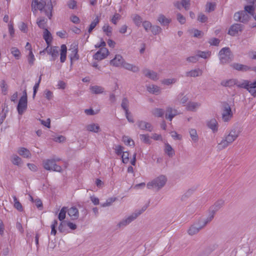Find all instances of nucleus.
<instances>
[{"mask_svg":"<svg viewBox=\"0 0 256 256\" xmlns=\"http://www.w3.org/2000/svg\"><path fill=\"white\" fill-rule=\"evenodd\" d=\"M53 7L51 0H32V10L34 14L37 10L44 12L50 18L52 16Z\"/></svg>","mask_w":256,"mask_h":256,"instance_id":"f257e3e1","label":"nucleus"},{"mask_svg":"<svg viewBox=\"0 0 256 256\" xmlns=\"http://www.w3.org/2000/svg\"><path fill=\"white\" fill-rule=\"evenodd\" d=\"M240 130L236 128L230 130L224 134L221 141L218 144V149L220 150L232 144L240 136Z\"/></svg>","mask_w":256,"mask_h":256,"instance_id":"f03ea898","label":"nucleus"},{"mask_svg":"<svg viewBox=\"0 0 256 256\" xmlns=\"http://www.w3.org/2000/svg\"><path fill=\"white\" fill-rule=\"evenodd\" d=\"M146 206H144L142 208L137 210L130 214L124 217L117 224V228L120 229L124 228L144 212L146 210Z\"/></svg>","mask_w":256,"mask_h":256,"instance_id":"7ed1b4c3","label":"nucleus"},{"mask_svg":"<svg viewBox=\"0 0 256 256\" xmlns=\"http://www.w3.org/2000/svg\"><path fill=\"white\" fill-rule=\"evenodd\" d=\"M211 217L200 219L190 226L188 230V233L190 236L198 234L200 230L203 228L208 222H210Z\"/></svg>","mask_w":256,"mask_h":256,"instance_id":"20e7f679","label":"nucleus"},{"mask_svg":"<svg viewBox=\"0 0 256 256\" xmlns=\"http://www.w3.org/2000/svg\"><path fill=\"white\" fill-rule=\"evenodd\" d=\"M167 182V178L164 175H160L148 182L146 186L148 189L160 190L163 188Z\"/></svg>","mask_w":256,"mask_h":256,"instance_id":"39448f33","label":"nucleus"},{"mask_svg":"<svg viewBox=\"0 0 256 256\" xmlns=\"http://www.w3.org/2000/svg\"><path fill=\"white\" fill-rule=\"evenodd\" d=\"M60 160V158L56 159H47L42 162L44 168L48 170H52L57 172H61L62 168L60 166L56 164V162Z\"/></svg>","mask_w":256,"mask_h":256,"instance_id":"423d86ee","label":"nucleus"},{"mask_svg":"<svg viewBox=\"0 0 256 256\" xmlns=\"http://www.w3.org/2000/svg\"><path fill=\"white\" fill-rule=\"evenodd\" d=\"M232 55L228 48H222L219 52V58L222 64H226L232 60Z\"/></svg>","mask_w":256,"mask_h":256,"instance_id":"0eeeda50","label":"nucleus"},{"mask_svg":"<svg viewBox=\"0 0 256 256\" xmlns=\"http://www.w3.org/2000/svg\"><path fill=\"white\" fill-rule=\"evenodd\" d=\"M240 88L246 89L254 97H256V80L250 82L248 80H242V83Z\"/></svg>","mask_w":256,"mask_h":256,"instance_id":"6e6552de","label":"nucleus"},{"mask_svg":"<svg viewBox=\"0 0 256 256\" xmlns=\"http://www.w3.org/2000/svg\"><path fill=\"white\" fill-rule=\"evenodd\" d=\"M233 116V114L232 109L229 104H226L223 106L222 112V119L224 122H230Z\"/></svg>","mask_w":256,"mask_h":256,"instance_id":"1a4fd4ad","label":"nucleus"},{"mask_svg":"<svg viewBox=\"0 0 256 256\" xmlns=\"http://www.w3.org/2000/svg\"><path fill=\"white\" fill-rule=\"evenodd\" d=\"M224 201L220 199L218 200L214 205L210 206V214L208 217H212L210 218V221L213 219L214 217V215L216 212L219 210L224 204Z\"/></svg>","mask_w":256,"mask_h":256,"instance_id":"9d476101","label":"nucleus"},{"mask_svg":"<svg viewBox=\"0 0 256 256\" xmlns=\"http://www.w3.org/2000/svg\"><path fill=\"white\" fill-rule=\"evenodd\" d=\"M250 16L246 11H241L236 13L234 15V19L236 21H239L242 22H248Z\"/></svg>","mask_w":256,"mask_h":256,"instance_id":"9b49d317","label":"nucleus"},{"mask_svg":"<svg viewBox=\"0 0 256 256\" xmlns=\"http://www.w3.org/2000/svg\"><path fill=\"white\" fill-rule=\"evenodd\" d=\"M242 83V80H238L236 79L224 80L221 82V85L224 86L231 87L236 85L238 87L240 88V85Z\"/></svg>","mask_w":256,"mask_h":256,"instance_id":"f8f14e48","label":"nucleus"},{"mask_svg":"<svg viewBox=\"0 0 256 256\" xmlns=\"http://www.w3.org/2000/svg\"><path fill=\"white\" fill-rule=\"evenodd\" d=\"M136 125L138 127L142 130H145L150 132L153 130V126L152 124L144 120H138L136 122Z\"/></svg>","mask_w":256,"mask_h":256,"instance_id":"ddd939ff","label":"nucleus"},{"mask_svg":"<svg viewBox=\"0 0 256 256\" xmlns=\"http://www.w3.org/2000/svg\"><path fill=\"white\" fill-rule=\"evenodd\" d=\"M109 52L106 48H102L100 49L94 56V58L96 60H102L105 58L108 54Z\"/></svg>","mask_w":256,"mask_h":256,"instance_id":"4468645a","label":"nucleus"},{"mask_svg":"<svg viewBox=\"0 0 256 256\" xmlns=\"http://www.w3.org/2000/svg\"><path fill=\"white\" fill-rule=\"evenodd\" d=\"M27 104L28 100H26L24 98H20L17 106V110L19 114H22L26 110Z\"/></svg>","mask_w":256,"mask_h":256,"instance_id":"2eb2a0df","label":"nucleus"},{"mask_svg":"<svg viewBox=\"0 0 256 256\" xmlns=\"http://www.w3.org/2000/svg\"><path fill=\"white\" fill-rule=\"evenodd\" d=\"M242 30V26L241 24H234L232 25L229 29L228 34L232 36H235L240 32Z\"/></svg>","mask_w":256,"mask_h":256,"instance_id":"dca6fc26","label":"nucleus"},{"mask_svg":"<svg viewBox=\"0 0 256 256\" xmlns=\"http://www.w3.org/2000/svg\"><path fill=\"white\" fill-rule=\"evenodd\" d=\"M178 114V110L175 108H172L170 106L167 107L166 108V118L170 121H172V118Z\"/></svg>","mask_w":256,"mask_h":256,"instance_id":"f3484780","label":"nucleus"},{"mask_svg":"<svg viewBox=\"0 0 256 256\" xmlns=\"http://www.w3.org/2000/svg\"><path fill=\"white\" fill-rule=\"evenodd\" d=\"M124 62V59L120 54H116L114 58L110 61V64L116 67L122 66Z\"/></svg>","mask_w":256,"mask_h":256,"instance_id":"a211bd4d","label":"nucleus"},{"mask_svg":"<svg viewBox=\"0 0 256 256\" xmlns=\"http://www.w3.org/2000/svg\"><path fill=\"white\" fill-rule=\"evenodd\" d=\"M142 72L145 76L152 80H157L159 78L158 74L157 72L152 70L146 68L143 70Z\"/></svg>","mask_w":256,"mask_h":256,"instance_id":"6ab92c4d","label":"nucleus"},{"mask_svg":"<svg viewBox=\"0 0 256 256\" xmlns=\"http://www.w3.org/2000/svg\"><path fill=\"white\" fill-rule=\"evenodd\" d=\"M68 214L72 220H77L79 217V212L75 206H72L70 208H67Z\"/></svg>","mask_w":256,"mask_h":256,"instance_id":"aec40b11","label":"nucleus"},{"mask_svg":"<svg viewBox=\"0 0 256 256\" xmlns=\"http://www.w3.org/2000/svg\"><path fill=\"white\" fill-rule=\"evenodd\" d=\"M146 90L150 93L156 95H158L161 93L160 88L154 84H149L147 86Z\"/></svg>","mask_w":256,"mask_h":256,"instance_id":"412c9836","label":"nucleus"},{"mask_svg":"<svg viewBox=\"0 0 256 256\" xmlns=\"http://www.w3.org/2000/svg\"><path fill=\"white\" fill-rule=\"evenodd\" d=\"M86 130L90 132L98 133L100 131V128L98 124L90 123L86 126Z\"/></svg>","mask_w":256,"mask_h":256,"instance_id":"4be33fe9","label":"nucleus"},{"mask_svg":"<svg viewBox=\"0 0 256 256\" xmlns=\"http://www.w3.org/2000/svg\"><path fill=\"white\" fill-rule=\"evenodd\" d=\"M202 70L200 68L192 70L186 73V76L188 77H197L202 76Z\"/></svg>","mask_w":256,"mask_h":256,"instance_id":"5701e85b","label":"nucleus"},{"mask_svg":"<svg viewBox=\"0 0 256 256\" xmlns=\"http://www.w3.org/2000/svg\"><path fill=\"white\" fill-rule=\"evenodd\" d=\"M200 105L198 102H190L186 105V110L188 111L195 112L198 108Z\"/></svg>","mask_w":256,"mask_h":256,"instance_id":"b1692460","label":"nucleus"},{"mask_svg":"<svg viewBox=\"0 0 256 256\" xmlns=\"http://www.w3.org/2000/svg\"><path fill=\"white\" fill-rule=\"evenodd\" d=\"M48 52L52 56L50 60H54L56 58H57L58 56V48L56 46L50 47V48L48 50Z\"/></svg>","mask_w":256,"mask_h":256,"instance_id":"393cba45","label":"nucleus"},{"mask_svg":"<svg viewBox=\"0 0 256 256\" xmlns=\"http://www.w3.org/2000/svg\"><path fill=\"white\" fill-rule=\"evenodd\" d=\"M17 152L20 156L24 158H30L32 156L30 150L23 147L18 148Z\"/></svg>","mask_w":256,"mask_h":256,"instance_id":"a878e982","label":"nucleus"},{"mask_svg":"<svg viewBox=\"0 0 256 256\" xmlns=\"http://www.w3.org/2000/svg\"><path fill=\"white\" fill-rule=\"evenodd\" d=\"M207 126L213 132H216L218 130V123L215 118L208 120L207 122Z\"/></svg>","mask_w":256,"mask_h":256,"instance_id":"bb28decb","label":"nucleus"},{"mask_svg":"<svg viewBox=\"0 0 256 256\" xmlns=\"http://www.w3.org/2000/svg\"><path fill=\"white\" fill-rule=\"evenodd\" d=\"M231 66L232 68L236 70L242 72H246L250 69V68L246 65H244L238 63L232 64Z\"/></svg>","mask_w":256,"mask_h":256,"instance_id":"cd10ccee","label":"nucleus"},{"mask_svg":"<svg viewBox=\"0 0 256 256\" xmlns=\"http://www.w3.org/2000/svg\"><path fill=\"white\" fill-rule=\"evenodd\" d=\"M122 66L125 69L132 71L134 72H138L140 70V68L138 66L126 62H124Z\"/></svg>","mask_w":256,"mask_h":256,"instance_id":"c85d7f7f","label":"nucleus"},{"mask_svg":"<svg viewBox=\"0 0 256 256\" xmlns=\"http://www.w3.org/2000/svg\"><path fill=\"white\" fill-rule=\"evenodd\" d=\"M67 52V48L65 44H62L60 46V60L63 63L66 60Z\"/></svg>","mask_w":256,"mask_h":256,"instance_id":"c756f323","label":"nucleus"},{"mask_svg":"<svg viewBox=\"0 0 256 256\" xmlns=\"http://www.w3.org/2000/svg\"><path fill=\"white\" fill-rule=\"evenodd\" d=\"M10 161L15 166H20L22 164V158L16 154H12L10 158Z\"/></svg>","mask_w":256,"mask_h":256,"instance_id":"7c9ffc66","label":"nucleus"},{"mask_svg":"<svg viewBox=\"0 0 256 256\" xmlns=\"http://www.w3.org/2000/svg\"><path fill=\"white\" fill-rule=\"evenodd\" d=\"M44 38L46 40L48 46L46 48V50H47L48 48L49 45L50 43L52 42V37L51 36V34L50 32L48 30L47 28H45L44 32Z\"/></svg>","mask_w":256,"mask_h":256,"instance_id":"2f4dec72","label":"nucleus"},{"mask_svg":"<svg viewBox=\"0 0 256 256\" xmlns=\"http://www.w3.org/2000/svg\"><path fill=\"white\" fill-rule=\"evenodd\" d=\"M188 100V98L186 96H184L183 94H180L178 96L176 100L174 101V104H184Z\"/></svg>","mask_w":256,"mask_h":256,"instance_id":"473e14b6","label":"nucleus"},{"mask_svg":"<svg viewBox=\"0 0 256 256\" xmlns=\"http://www.w3.org/2000/svg\"><path fill=\"white\" fill-rule=\"evenodd\" d=\"M90 89L91 92L94 94H101L104 91V88L103 87L98 86H91Z\"/></svg>","mask_w":256,"mask_h":256,"instance_id":"72a5a7b5","label":"nucleus"},{"mask_svg":"<svg viewBox=\"0 0 256 256\" xmlns=\"http://www.w3.org/2000/svg\"><path fill=\"white\" fill-rule=\"evenodd\" d=\"M196 54L198 56V58H199L207 59L210 58L211 56V52L210 51H200L198 50L196 52Z\"/></svg>","mask_w":256,"mask_h":256,"instance_id":"f704fd0d","label":"nucleus"},{"mask_svg":"<svg viewBox=\"0 0 256 256\" xmlns=\"http://www.w3.org/2000/svg\"><path fill=\"white\" fill-rule=\"evenodd\" d=\"M71 50V53L69 54V57L71 60V64H72V61L76 60L78 58V50L76 48L74 47L72 48L69 50Z\"/></svg>","mask_w":256,"mask_h":256,"instance_id":"c9c22d12","label":"nucleus"},{"mask_svg":"<svg viewBox=\"0 0 256 256\" xmlns=\"http://www.w3.org/2000/svg\"><path fill=\"white\" fill-rule=\"evenodd\" d=\"M158 20L162 26H167L171 22V20L170 18H166L163 14H160L158 18Z\"/></svg>","mask_w":256,"mask_h":256,"instance_id":"e433bc0d","label":"nucleus"},{"mask_svg":"<svg viewBox=\"0 0 256 256\" xmlns=\"http://www.w3.org/2000/svg\"><path fill=\"white\" fill-rule=\"evenodd\" d=\"M164 152L169 157H172L175 154L174 150L168 143L165 144Z\"/></svg>","mask_w":256,"mask_h":256,"instance_id":"4c0bfd02","label":"nucleus"},{"mask_svg":"<svg viewBox=\"0 0 256 256\" xmlns=\"http://www.w3.org/2000/svg\"><path fill=\"white\" fill-rule=\"evenodd\" d=\"M100 20V17L98 16H96V18L93 20V21L91 22L89 28L88 30V32L89 33L91 32L95 28L96 25L99 23Z\"/></svg>","mask_w":256,"mask_h":256,"instance_id":"58836bf2","label":"nucleus"},{"mask_svg":"<svg viewBox=\"0 0 256 256\" xmlns=\"http://www.w3.org/2000/svg\"><path fill=\"white\" fill-rule=\"evenodd\" d=\"M189 134L192 140L194 142H197L198 140V136L197 132L194 128H190L189 130Z\"/></svg>","mask_w":256,"mask_h":256,"instance_id":"ea45409f","label":"nucleus"},{"mask_svg":"<svg viewBox=\"0 0 256 256\" xmlns=\"http://www.w3.org/2000/svg\"><path fill=\"white\" fill-rule=\"evenodd\" d=\"M47 20L44 18H39L37 19L36 24L40 28L45 30L46 28V24Z\"/></svg>","mask_w":256,"mask_h":256,"instance_id":"a19ab883","label":"nucleus"},{"mask_svg":"<svg viewBox=\"0 0 256 256\" xmlns=\"http://www.w3.org/2000/svg\"><path fill=\"white\" fill-rule=\"evenodd\" d=\"M12 198L14 200V208L20 212H22L23 210V207L22 204L15 196H13Z\"/></svg>","mask_w":256,"mask_h":256,"instance_id":"79ce46f5","label":"nucleus"},{"mask_svg":"<svg viewBox=\"0 0 256 256\" xmlns=\"http://www.w3.org/2000/svg\"><path fill=\"white\" fill-rule=\"evenodd\" d=\"M152 114L156 117H162L164 114V110L162 108H155L152 110Z\"/></svg>","mask_w":256,"mask_h":256,"instance_id":"37998d69","label":"nucleus"},{"mask_svg":"<svg viewBox=\"0 0 256 256\" xmlns=\"http://www.w3.org/2000/svg\"><path fill=\"white\" fill-rule=\"evenodd\" d=\"M116 200V198L115 197L110 198L106 200L105 202L102 204L101 206L103 208L109 206Z\"/></svg>","mask_w":256,"mask_h":256,"instance_id":"c03bdc74","label":"nucleus"},{"mask_svg":"<svg viewBox=\"0 0 256 256\" xmlns=\"http://www.w3.org/2000/svg\"><path fill=\"white\" fill-rule=\"evenodd\" d=\"M10 52L16 60H18L20 58V52L18 48L16 47H12L10 48Z\"/></svg>","mask_w":256,"mask_h":256,"instance_id":"a18cd8bd","label":"nucleus"},{"mask_svg":"<svg viewBox=\"0 0 256 256\" xmlns=\"http://www.w3.org/2000/svg\"><path fill=\"white\" fill-rule=\"evenodd\" d=\"M68 212L67 208L63 207L58 214V218L60 221H64L66 218V212Z\"/></svg>","mask_w":256,"mask_h":256,"instance_id":"49530a36","label":"nucleus"},{"mask_svg":"<svg viewBox=\"0 0 256 256\" xmlns=\"http://www.w3.org/2000/svg\"><path fill=\"white\" fill-rule=\"evenodd\" d=\"M132 19L136 26H140L141 25L142 18L138 14H134L132 16Z\"/></svg>","mask_w":256,"mask_h":256,"instance_id":"de8ad7c7","label":"nucleus"},{"mask_svg":"<svg viewBox=\"0 0 256 256\" xmlns=\"http://www.w3.org/2000/svg\"><path fill=\"white\" fill-rule=\"evenodd\" d=\"M128 105H129V101L128 99L126 98H124L122 100L121 106L124 110L125 112L128 111Z\"/></svg>","mask_w":256,"mask_h":256,"instance_id":"09e8293b","label":"nucleus"},{"mask_svg":"<svg viewBox=\"0 0 256 256\" xmlns=\"http://www.w3.org/2000/svg\"><path fill=\"white\" fill-rule=\"evenodd\" d=\"M176 81L177 80L175 78H166L162 80L161 82L163 84L168 86L176 83Z\"/></svg>","mask_w":256,"mask_h":256,"instance_id":"8fccbe9b","label":"nucleus"},{"mask_svg":"<svg viewBox=\"0 0 256 256\" xmlns=\"http://www.w3.org/2000/svg\"><path fill=\"white\" fill-rule=\"evenodd\" d=\"M114 150L115 153L118 156H121L124 152V148L120 145H115L114 148Z\"/></svg>","mask_w":256,"mask_h":256,"instance_id":"3c124183","label":"nucleus"},{"mask_svg":"<svg viewBox=\"0 0 256 256\" xmlns=\"http://www.w3.org/2000/svg\"><path fill=\"white\" fill-rule=\"evenodd\" d=\"M18 27L20 30L24 32V33H27L28 31V26L24 22H19L18 24Z\"/></svg>","mask_w":256,"mask_h":256,"instance_id":"603ef678","label":"nucleus"},{"mask_svg":"<svg viewBox=\"0 0 256 256\" xmlns=\"http://www.w3.org/2000/svg\"><path fill=\"white\" fill-rule=\"evenodd\" d=\"M58 226V230L61 232H67V224L66 221H61Z\"/></svg>","mask_w":256,"mask_h":256,"instance_id":"864d4df0","label":"nucleus"},{"mask_svg":"<svg viewBox=\"0 0 256 256\" xmlns=\"http://www.w3.org/2000/svg\"><path fill=\"white\" fill-rule=\"evenodd\" d=\"M0 87L1 88L2 93L4 94H6L8 92V86L5 80H2L0 82Z\"/></svg>","mask_w":256,"mask_h":256,"instance_id":"5fc2aeb1","label":"nucleus"},{"mask_svg":"<svg viewBox=\"0 0 256 256\" xmlns=\"http://www.w3.org/2000/svg\"><path fill=\"white\" fill-rule=\"evenodd\" d=\"M102 30L108 36H110L112 34V28L108 24H104L102 26Z\"/></svg>","mask_w":256,"mask_h":256,"instance_id":"6e6d98bb","label":"nucleus"},{"mask_svg":"<svg viewBox=\"0 0 256 256\" xmlns=\"http://www.w3.org/2000/svg\"><path fill=\"white\" fill-rule=\"evenodd\" d=\"M122 140L126 145L132 146L134 144V142L128 136H124Z\"/></svg>","mask_w":256,"mask_h":256,"instance_id":"4d7b16f0","label":"nucleus"},{"mask_svg":"<svg viewBox=\"0 0 256 256\" xmlns=\"http://www.w3.org/2000/svg\"><path fill=\"white\" fill-rule=\"evenodd\" d=\"M129 156L130 154L128 152H124L120 156L122 162L124 164H127L129 162Z\"/></svg>","mask_w":256,"mask_h":256,"instance_id":"13d9d810","label":"nucleus"},{"mask_svg":"<svg viewBox=\"0 0 256 256\" xmlns=\"http://www.w3.org/2000/svg\"><path fill=\"white\" fill-rule=\"evenodd\" d=\"M216 4L214 2H208L206 4V10L208 12H210L214 10Z\"/></svg>","mask_w":256,"mask_h":256,"instance_id":"bf43d9fd","label":"nucleus"},{"mask_svg":"<svg viewBox=\"0 0 256 256\" xmlns=\"http://www.w3.org/2000/svg\"><path fill=\"white\" fill-rule=\"evenodd\" d=\"M57 225H58V221H57V220H55L52 222V224L51 225V228H52V230H51V232H50L51 234L54 235V236H55L56 234V228L57 226Z\"/></svg>","mask_w":256,"mask_h":256,"instance_id":"052dcab7","label":"nucleus"},{"mask_svg":"<svg viewBox=\"0 0 256 256\" xmlns=\"http://www.w3.org/2000/svg\"><path fill=\"white\" fill-rule=\"evenodd\" d=\"M191 32L194 34V36L195 38H200L203 36L202 32L196 29L192 30Z\"/></svg>","mask_w":256,"mask_h":256,"instance_id":"680f3d73","label":"nucleus"},{"mask_svg":"<svg viewBox=\"0 0 256 256\" xmlns=\"http://www.w3.org/2000/svg\"><path fill=\"white\" fill-rule=\"evenodd\" d=\"M151 29L152 32L154 35L158 34L162 32L161 28L157 26H152Z\"/></svg>","mask_w":256,"mask_h":256,"instance_id":"e2e57ef3","label":"nucleus"},{"mask_svg":"<svg viewBox=\"0 0 256 256\" xmlns=\"http://www.w3.org/2000/svg\"><path fill=\"white\" fill-rule=\"evenodd\" d=\"M28 60L30 64L32 65L34 64L35 60L34 56L32 53V52H30L28 56Z\"/></svg>","mask_w":256,"mask_h":256,"instance_id":"0e129e2a","label":"nucleus"},{"mask_svg":"<svg viewBox=\"0 0 256 256\" xmlns=\"http://www.w3.org/2000/svg\"><path fill=\"white\" fill-rule=\"evenodd\" d=\"M140 140L146 143V144H150V140L148 135V134H140Z\"/></svg>","mask_w":256,"mask_h":256,"instance_id":"69168bd1","label":"nucleus"},{"mask_svg":"<svg viewBox=\"0 0 256 256\" xmlns=\"http://www.w3.org/2000/svg\"><path fill=\"white\" fill-rule=\"evenodd\" d=\"M254 10V8L252 5L246 6L244 7V10L246 13H248L250 16H252L253 12Z\"/></svg>","mask_w":256,"mask_h":256,"instance_id":"338daca9","label":"nucleus"},{"mask_svg":"<svg viewBox=\"0 0 256 256\" xmlns=\"http://www.w3.org/2000/svg\"><path fill=\"white\" fill-rule=\"evenodd\" d=\"M120 18L121 16L119 14L116 13L112 17L111 21L114 24H116L118 22L120 19Z\"/></svg>","mask_w":256,"mask_h":256,"instance_id":"774afa93","label":"nucleus"}]
</instances>
